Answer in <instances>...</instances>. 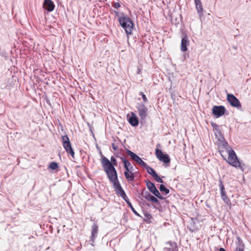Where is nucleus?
I'll list each match as a JSON object with an SVG mask.
<instances>
[{"label": "nucleus", "mask_w": 251, "mask_h": 251, "mask_svg": "<svg viewBox=\"0 0 251 251\" xmlns=\"http://www.w3.org/2000/svg\"><path fill=\"white\" fill-rule=\"evenodd\" d=\"M123 161L124 163V167L126 170V171L129 172L133 170V167L128 161L126 160L125 159H123Z\"/></svg>", "instance_id": "6ab92c4d"}, {"label": "nucleus", "mask_w": 251, "mask_h": 251, "mask_svg": "<svg viewBox=\"0 0 251 251\" xmlns=\"http://www.w3.org/2000/svg\"><path fill=\"white\" fill-rule=\"evenodd\" d=\"M114 7L116 8H118L120 7V4L118 2H116L114 3Z\"/></svg>", "instance_id": "7c9ffc66"}, {"label": "nucleus", "mask_w": 251, "mask_h": 251, "mask_svg": "<svg viewBox=\"0 0 251 251\" xmlns=\"http://www.w3.org/2000/svg\"><path fill=\"white\" fill-rule=\"evenodd\" d=\"M147 185L148 188L151 191V192L153 195L159 199H163L162 196L160 195L158 190L156 188L153 183L149 181L147 183Z\"/></svg>", "instance_id": "9d476101"}, {"label": "nucleus", "mask_w": 251, "mask_h": 251, "mask_svg": "<svg viewBox=\"0 0 251 251\" xmlns=\"http://www.w3.org/2000/svg\"><path fill=\"white\" fill-rule=\"evenodd\" d=\"M146 169H147V171L148 172V173L151 175L152 176H153L156 173L155 171V170L152 169V168L149 167V166H148L147 165H146V167H145Z\"/></svg>", "instance_id": "aec40b11"}, {"label": "nucleus", "mask_w": 251, "mask_h": 251, "mask_svg": "<svg viewBox=\"0 0 251 251\" xmlns=\"http://www.w3.org/2000/svg\"><path fill=\"white\" fill-rule=\"evenodd\" d=\"M99 226L96 224H94L92 226L91 239L93 241L97 236Z\"/></svg>", "instance_id": "dca6fc26"}, {"label": "nucleus", "mask_w": 251, "mask_h": 251, "mask_svg": "<svg viewBox=\"0 0 251 251\" xmlns=\"http://www.w3.org/2000/svg\"><path fill=\"white\" fill-rule=\"evenodd\" d=\"M235 251H244V247L243 245H240V247L236 248Z\"/></svg>", "instance_id": "bb28decb"}, {"label": "nucleus", "mask_w": 251, "mask_h": 251, "mask_svg": "<svg viewBox=\"0 0 251 251\" xmlns=\"http://www.w3.org/2000/svg\"><path fill=\"white\" fill-rule=\"evenodd\" d=\"M119 22L127 35L132 33L133 24L129 17L122 14V17H119Z\"/></svg>", "instance_id": "f03ea898"}, {"label": "nucleus", "mask_w": 251, "mask_h": 251, "mask_svg": "<svg viewBox=\"0 0 251 251\" xmlns=\"http://www.w3.org/2000/svg\"><path fill=\"white\" fill-rule=\"evenodd\" d=\"M154 179L157 182L159 183H163V180L157 174H156L153 176Z\"/></svg>", "instance_id": "b1692460"}, {"label": "nucleus", "mask_w": 251, "mask_h": 251, "mask_svg": "<svg viewBox=\"0 0 251 251\" xmlns=\"http://www.w3.org/2000/svg\"><path fill=\"white\" fill-rule=\"evenodd\" d=\"M128 121L130 124L133 126H136L139 124L138 119L136 115L131 112L130 115H127Z\"/></svg>", "instance_id": "f8f14e48"}, {"label": "nucleus", "mask_w": 251, "mask_h": 251, "mask_svg": "<svg viewBox=\"0 0 251 251\" xmlns=\"http://www.w3.org/2000/svg\"><path fill=\"white\" fill-rule=\"evenodd\" d=\"M141 95L142 96V99H143V100L145 102H146L147 101V99L145 95L142 92L141 93Z\"/></svg>", "instance_id": "cd10ccee"}, {"label": "nucleus", "mask_w": 251, "mask_h": 251, "mask_svg": "<svg viewBox=\"0 0 251 251\" xmlns=\"http://www.w3.org/2000/svg\"><path fill=\"white\" fill-rule=\"evenodd\" d=\"M220 251H226V250L223 248H220Z\"/></svg>", "instance_id": "473e14b6"}, {"label": "nucleus", "mask_w": 251, "mask_h": 251, "mask_svg": "<svg viewBox=\"0 0 251 251\" xmlns=\"http://www.w3.org/2000/svg\"><path fill=\"white\" fill-rule=\"evenodd\" d=\"M43 7L48 11L51 12L54 10L55 5L51 0H45Z\"/></svg>", "instance_id": "ddd939ff"}, {"label": "nucleus", "mask_w": 251, "mask_h": 251, "mask_svg": "<svg viewBox=\"0 0 251 251\" xmlns=\"http://www.w3.org/2000/svg\"><path fill=\"white\" fill-rule=\"evenodd\" d=\"M109 162H110V163H111V164L112 165V166L114 167V165H117V161L116 160V159L112 156L111 157V162L109 161Z\"/></svg>", "instance_id": "a878e982"}, {"label": "nucleus", "mask_w": 251, "mask_h": 251, "mask_svg": "<svg viewBox=\"0 0 251 251\" xmlns=\"http://www.w3.org/2000/svg\"><path fill=\"white\" fill-rule=\"evenodd\" d=\"M227 152L228 158L226 160V162L236 168H239L243 171V167L241 166L240 162L238 159V158L234 151L231 149H230L227 151Z\"/></svg>", "instance_id": "7ed1b4c3"}, {"label": "nucleus", "mask_w": 251, "mask_h": 251, "mask_svg": "<svg viewBox=\"0 0 251 251\" xmlns=\"http://www.w3.org/2000/svg\"><path fill=\"white\" fill-rule=\"evenodd\" d=\"M58 167V165L57 163L54 162H51L49 166V168L52 170H55L57 169Z\"/></svg>", "instance_id": "412c9836"}, {"label": "nucleus", "mask_w": 251, "mask_h": 251, "mask_svg": "<svg viewBox=\"0 0 251 251\" xmlns=\"http://www.w3.org/2000/svg\"><path fill=\"white\" fill-rule=\"evenodd\" d=\"M125 176L126 179L128 181H132L134 179V176L133 174L132 173V171H126L124 172Z\"/></svg>", "instance_id": "a211bd4d"}, {"label": "nucleus", "mask_w": 251, "mask_h": 251, "mask_svg": "<svg viewBox=\"0 0 251 251\" xmlns=\"http://www.w3.org/2000/svg\"><path fill=\"white\" fill-rule=\"evenodd\" d=\"M127 154L131 157V158L134 160L136 163H138L142 166L146 167V163L143 161L134 152L128 150L127 151Z\"/></svg>", "instance_id": "1a4fd4ad"}, {"label": "nucleus", "mask_w": 251, "mask_h": 251, "mask_svg": "<svg viewBox=\"0 0 251 251\" xmlns=\"http://www.w3.org/2000/svg\"><path fill=\"white\" fill-rule=\"evenodd\" d=\"M220 189L221 190V195L222 200L226 203V204L229 205L230 203V201L226 194V192L225 190V187L222 181H220Z\"/></svg>", "instance_id": "9b49d317"}, {"label": "nucleus", "mask_w": 251, "mask_h": 251, "mask_svg": "<svg viewBox=\"0 0 251 251\" xmlns=\"http://www.w3.org/2000/svg\"><path fill=\"white\" fill-rule=\"evenodd\" d=\"M212 126L213 127H215L216 131L215 135L216 137H218V140L221 142H223L224 140V138L223 136L222 135L220 129H219L218 126L215 124H212Z\"/></svg>", "instance_id": "f3484780"}, {"label": "nucleus", "mask_w": 251, "mask_h": 251, "mask_svg": "<svg viewBox=\"0 0 251 251\" xmlns=\"http://www.w3.org/2000/svg\"><path fill=\"white\" fill-rule=\"evenodd\" d=\"M173 249H171V248L166 247L164 249V251H174Z\"/></svg>", "instance_id": "c756f323"}, {"label": "nucleus", "mask_w": 251, "mask_h": 251, "mask_svg": "<svg viewBox=\"0 0 251 251\" xmlns=\"http://www.w3.org/2000/svg\"><path fill=\"white\" fill-rule=\"evenodd\" d=\"M227 100L232 106L239 108L241 106L238 99L232 94L227 95Z\"/></svg>", "instance_id": "39448f33"}, {"label": "nucleus", "mask_w": 251, "mask_h": 251, "mask_svg": "<svg viewBox=\"0 0 251 251\" xmlns=\"http://www.w3.org/2000/svg\"><path fill=\"white\" fill-rule=\"evenodd\" d=\"M147 199L153 202L157 203L158 202V200L155 197L151 195H149Z\"/></svg>", "instance_id": "5701e85b"}, {"label": "nucleus", "mask_w": 251, "mask_h": 251, "mask_svg": "<svg viewBox=\"0 0 251 251\" xmlns=\"http://www.w3.org/2000/svg\"><path fill=\"white\" fill-rule=\"evenodd\" d=\"M113 149H114L115 151V150H116V149H117L116 147H114V146H113Z\"/></svg>", "instance_id": "72a5a7b5"}, {"label": "nucleus", "mask_w": 251, "mask_h": 251, "mask_svg": "<svg viewBox=\"0 0 251 251\" xmlns=\"http://www.w3.org/2000/svg\"><path fill=\"white\" fill-rule=\"evenodd\" d=\"M100 162L104 171L107 174L110 181L113 183L114 189L117 195L121 197L131 207L124 190L118 180L116 170L112 166L109 160L100 152Z\"/></svg>", "instance_id": "f257e3e1"}, {"label": "nucleus", "mask_w": 251, "mask_h": 251, "mask_svg": "<svg viewBox=\"0 0 251 251\" xmlns=\"http://www.w3.org/2000/svg\"><path fill=\"white\" fill-rule=\"evenodd\" d=\"M141 69L140 68H138L137 69V74L140 75V74H141Z\"/></svg>", "instance_id": "2f4dec72"}, {"label": "nucleus", "mask_w": 251, "mask_h": 251, "mask_svg": "<svg viewBox=\"0 0 251 251\" xmlns=\"http://www.w3.org/2000/svg\"><path fill=\"white\" fill-rule=\"evenodd\" d=\"M225 108L223 106H214L212 108V113L217 118L223 116L225 112Z\"/></svg>", "instance_id": "6e6552de"}, {"label": "nucleus", "mask_w": 251, "mask_h": 251, "mask_svg": "<svg viewBox=\"0 0 251 251\" xmlns=\"http://www.w3.org/2000/svg\"><path fill=\"white\" fill-rule=\"evenodd\" d=\"M189 45V41L188 40V37L187 35H184V37L182 38L181 45H180V50L182 51H186L187 50V46Z\"/></svg>", "instance_id": "4468645a"}, {"label": "nucleus", "mask_w": 251, "mask_h": 251, "mask_svg": "<svg viewBox=\"0 0 251 251\" xmlns=\"http://www.w3.org/2000/svg\"><path fill=\"white\" fill-rule=\"evenodd\" d=\"M167 245H169L172 248L171 249H173V250H174V248L176 247V244L175 242H168L167 243Z\"/></svg>", "instance_id": "393cba45"}, {"label": "nucleus", "mask_w": 251, "mask_h": 251, "mask_svg": "<svg viewBox=\"0 0 251 251\" xmlns=\"http://www.w3.org/2000/svg\"><path fill=\"white\" fill-rule=\"evenodd\" d=\"M197 13L200 18L203 15V9L201 0H194Z\"/></svg>", "instance_id": "2eb2a0df"}, {"label": "nucleus", "mask_w": 251, "mask_h": 251, "mask_svg": "<svg viewBox=\"0 0 251 251\" xmlns=\"http://www.w3.org/2000/svg\"><path fill=\"white\" fill-rule=\"evenodd\" d=\"M137 108L138 114L142 120L146 119L148 115V109L143 104H139L137 105Z\"/></svg>", "instance_id": "0eeeda50"}, {"label": "nucleus", "mask_w": 251, "mask_h": 251, "mask_svg": "<svg viewBox=\"0 0 251 251\" xmlns=\"http://www.w3.org/2000/svg\"><path fill=\"white\" fill-rule=\"evenodd\" d=\"M114 12H115L116 16L118 18V19L119 18V17H122L123 13L119 14V13L117 11H115Z\"/></svg>", "instance_id": "c85d7f7f"}, {"label": "nucleus", "mask_w": 251, "mask_h": 251, "mask_svg": "<svg viewBox=\"0 0 251 251\" xmlns=\"http://www.w3.org/2000/svg\"><path fill=\"white\" fill-rule=\"evenodd\" d=\"M159 189L161 192H164L165 194H167L169 193V189H167L166 187L163 184L160 185Z\"/></svg>", "instance_id": "4be33fe9"}, {"label": "nucleus", "mask_w": 251, "mask_h": 251, "mask_svg": "<svg viewBox=\"0 0 251 251\" xmlns=\"http://www.w3.org/2000/svg\"><path fill=\"white\" fill-rule=\"evenodd\" d=\"M155 154L158 159L165 163H168L170 162V158L168 154H163L162 151L159 149L155 150Z\"/></svg>", "instance_id": "423d86ee"}, {"label": "nucleus", "mask_w": 251, "mask_h": 251, "mask_svg": "<svg viewBox=\"0 0 251 251\" xmlns=\"http://www.w3.org/2000/svg\"><path fill=\"white\" fill-rule=\"evenodd\" d=\"M62 144L66 152L70 154L73 158L75 157V152L72 149L71 143L67 135L62 137Z\"/></svg>", "instance_id": "20e7f679"}]
</instances>
